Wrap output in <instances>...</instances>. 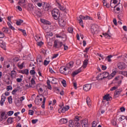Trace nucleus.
<instances>
[{
  "instance_id": "nucleus-1",
  "label": "nucleus",
  "mask_w": 127,
  "mask_h": 127,
  "mask_svg": "<svg viewBox=\"0 0 127 127\" xmlns=\"http://www.w3.org/2000/svg\"><path fill=\"white\" fill-rule=\"evenodd\" d=\"M52 15L54 19L58 20L59 17H60V12H59V10L58 9H54L52 11Z\"/></svg>"
},
{
  "instance_id": "nucleus-2",
  "label": "nucleus",
  "mask_w": 127,
  "mask_h": 127,
  "mask_svg": "<svg viewBox=\"0 0 127 127\" xmlns=\"http://www.w3.org/2000/svg\"><path fill=\"white\" fill-rule=\"evenodd\" d=\"M99 30V26L96 24H93L91 25V31L92 33L94 34H97L98 30Z\"/></svg>"
},
{
  "instance_id": "nucleus-3",
  "label": "nucleus",
  "mask_w": 127,
  "mask_h": 127,
  "mask_svg": "<svg viewBox=\"0 0 127 127\" xmlns=\"http://www.w3.org/2000/svg\"><path fill=\"white\" fill-rule=\"evenodd\" d=\"M63 46V43L61 42H59L57 40H55L54 41V44L53 45V47L57 49H59V48H61V47H62Z\"/></svg>"
},
{
  "instance_id": "nucleus-4",
  "label": "nucleus",
  "mask_w": 127,
  "mask_h": 127,
  "mask_svg": "<svg viewBox=\"0 0 127 127\" xmlns=\"http://www.w3.org/2000/svg\"><path fill=\"white\" fill-rule=\"evenodd\" d=\"M70 109V107L69 106H66V107H63L62 108V106H61L60 108L58 110V112L60 114H61V113H65L66 111H68Z\"/></svg>"
},
{
  "instance_id": "nucleus-5",
  "label": "nucleus",
  "mask_w": 127,
  "mask_h": 127,
  "mask_svg": "<svg viewBox=\"0 0 127 127\" xmlns=\"http://www.w3.org/2000/svg\"><path fill=\"white\" fill-rule=\"evenodd\" d=\"M91 88H92V85H91V84H85L83 86V90L84 91H85V92H88V91H90V90H91Z\"/></svg>"
},
{
  "instance_id": "nucleus-6",
  "label": "nucleus",
  "mask_w": 127,
  "mask_h": 127,
  "mask_svg": "<svg viewBox=\"0 0 127 127\" xmlns=\"http://www.w3.org/2000/svg\"><path fill=\"white\" fill-rule=\"evenodd\" d=\"M122 92H123V89L122 88L116 90L114 93V98H118Z\"/></svg>"
},
{
  "instance_id": "nucleus-7",
  "label": "nucleus",
  "mask_w": 127,
  "mask_h": 127,
  "mask_svg": "<svg viewBox=\"0 0 127 127\" xmlns=\"http://www.w3.org/2000/svg\"><path fill=\"white\" fill-rule=\"evenodd\" d=\"M59 24H60V26L63 27L66 25V22L64 19L61 18L59 19Z\"/></svg>"
},
{
  "instance_id": "nucleus-8",
  "label": "nucleus",
  "mask_w": 127,
  "mask_h": 127,
  "mask_svg": "<svg viewBox=\"0 0 127 127\" xmlns=\"http://www.w3.org/2000/svg\"><path fill=\"white\" fill-rule=\"evenodd\" d=\"M56 2L58 3L60 9L62 11H64V12H65V13H67V11H66V7L62 6L61 4H60V3L57 1V0L56 1Z\"/></svg>"
},
{
  "instance_id": "nucleus-9",
  "label": "nucleus",
  "mask_w": 127,
  "mask_h": 127,
  "mask_svg": "<svg viewBox=\"0 0 127 127\" xmlns=\"http://www.w3.org/2000/svg\"><path fill=\"white\" fill-rule=\"evenodd\" d=\"M118 67L120 70L126 69V64H124V63H120L118 64Z\"/></svg>"
},
{
  "instance_id": "nucleus-10",
  "label": "nucleus",
  "mask_w": 127,
  "mask_h": 127,
  "mask_svg": "<svg viewBox=\"0 0 127 127\" xmlns=\"http://www.w3.org/2000/svg\"><path fill=\"white\" fill-rule=\"evenodd\" d=\"M10 76L11 80H13L16 77V71L15 70H12L10 72Z\"/></svg>"
},
{
  "instance_id": "nucleus-11",
  "label": "nucleus",
  "mask_w": 127,
  "mask_h": 127,
  "mask_svg": "<svg viewBox=\"0 0 127 127\" xmlns=\"http://www.w3.org/2000/svg\"><path fill=\"white\" fill-rule=\"evenodd\" d=\"M60 72L62 74H64V75H68V74H71V71H64V69H63V67H61L60 68Z\"/></svg>"
},
{
  "instance_id": "nucleus-12",
  "label": "nucleus",
  "mask_w": 127,
  "mask_h": 127,
  "mask_svg": "<svg viewBox=\"0 0 127 127\" xmlns=\"http://www.w3.org/2000/svg\"><path fill=\"white\" fill-rule=\"evenodd\" d=\"M112 71H113L112 73L110 75H109V80H111V79H113V78L115 77V75L117 74L116 70H113Z\"/></svg>"
},
{
  "instance_id": "nucleus-13",
  "label": "nucleus",
  "mask_w": 127,
  "mask_h": 127,
  "mask_svg": "<svg viewBox=\"0 0 127 127\" xmlns=\"http://www.w3.org/2000/svg\"><path fill=\"white\" fill-rule=\"evenodd\" d=\"M103 100H106V101H111V100H112V96H110L109 94H106L103 97Z\"/></svg>"
},
{
  "instance_id": "nucleus-14",
  "label": "nucleus",
  "mask_w": 127,
  "mask_h": 127,
  "mask_svg": "<svg viewBox=\"0 0 127 127\" xmlns=\"http://www.w3.org/2000/svg\"><path fill=\"white\" fill-rule=\"evenodd\" d=\"M18 4L23 7H25V0H19Z\"/></svg>"
},
{
  "instance_id": "nucleus-15",
  "label": "nucleus",
  "mask_w": 127,
  "mask_h": 127,
  "mask_svg": "<svg viewBox=\"0 0 127 127\" xmlns=\"http://www.w3.org/2000/svg\"><path fill=\"white\" fill-rule=\"evenodd\" d=\"M0 46L1 48L4 49V50H6V48H5V44L3 43V41L2 40H0Z\"/></svg>"
},
{
  "instance_id": "nucleus-16",
  "label": "nucleus",
  "mask_w": 127,
  "mask_h": 127,
  "mask_svg": "<svg viewBox=\"0 0 127 127\" xmlns=\"http://www.w3.org/2000/svg\"><path fill=\"white\" fill-rule=\"evenodd\" d=\"M1 100L0 101V104L1 106H3V104L5 101V99H6V97L5 96L2 95L1 96Z\"/></svg>"
},
{
  "instance_id": "nucleus-17",
  "label": "nucleus",
  "mask_w": 127,
  "mask_h": 127,
  "mask_svg": "<svg viewBox=\"0 0 127 127\" xmlns=\"http://www.w3.org/2000/svg\"><path fill=\"white\" fill-rule=\"evenodd\" d=\"M81 71H82V70L81 69V68L75 70V71H74L72 73V77H75V76H76V75H78V74H79V73H80Z\"/></svg>"
},
{
  "instance_id": "nucleus-18",
  "label": "nucleus",
  "mask_w": 127,
  "mask_h": 127,
  "mask_svg": "<svg viewBox=\"0 0 127 127\" xmlns=\"http://www.w3.org/2000/svg\"><path fill=\"white\" fill-rule=\"evenodd\" d=\"M102 74L103 75V77H104V79L108 78V79H109V76L110 75V73H109V72L107 71H105L104 72H102Z\"/></svg>"
},
{
  "instance_id": "nucleus-19",
  "label": "nucleus",
  "mask_w": 127,
  "mask_h": 127,
  "mask_svg": "<svg viewBox=\"0 0 127 127\" xmlns=\"http://www.w3.org/2000/svg\"><path fill=\"white\" fill-rule=\"evenodd\" d=\"M69 127H75V123L73 120H70L68 124Z\"/></svg>"
},
{
  "instance_id": "nucleus-20",
  "label": "nucleus",
  "mask_w": 127,
  "mask_h": 127,
  "mask_svg": "<svg viewBox=\"0 0 127 127\" xmlns=\"http://www.w3.org/2000/svg\"><path fill=\"white\" fill-rule=\"evenodd\" d=\"M68 120L67 119L62 118L60 120V123L61 124H67Z\"/></svg>"
},
{
  "instance_id": "nucleus-21",
  "label": "nucleus",
  "mask_w": 127,
  "mask_h": 127,
  "mask_svg": "<svg viewBox=\"0 0 127 127\" xmlns=\"http://www.w3.org/2000/svg\"><path fill=\"white\" fill-rule=\"evenodd\" d=\"M97 78V79H98L100 80H102L103 79H105L104 77V75L103 74V73H101L98 74Z\"/></svg>"
},
{
  "instance_id": "nucleus-22",
  "label": "nucleus",
  "mask_w": 127,
  "mask_h": 127,
  "mask_svg": "<svg viewBox=\"0 0 127 127\" xmlns=\"http://www.w3.org/2000/svg\"><path fill=\"white\" fill-rule=\"evenodd\" d=\"M20 89V86H18L16 89L13 90V91H12V95H15L16 92H17L18 91H19Z\"/></svg>"
},
{
  "instance_id": "nucleus-23",
  "label": "nucleus",
  "mask_w": 127,
  "mask_h": 127,
  "mask_svg": "<svg viewBox=\"0 0 127 127\" xmlns=\"http://www.w3.org/2000/svg\"><path fill=\"white\" fill-rule=\"evenodd\" d=\"M88 59L84 60L82 65L83 68H86V67H87V65H88Z\"/></svg>"
},
{
  "instance_id": "nucleus-24",
  "label": "nucleus",
  "mask_w": 127,
  "mask_h": 127,
  "mask_svg": "<svg viewBox=\"0 0 127 127\" xmlns=\"http://www.w3.org/2000/svg\"><path fill=\"white\" fill-rule=\"evenodd\" d=\"M51 9V6L49 4H46L44 8L45 11H48V10H50V9Z\"/></svg>"
},
{
  "instance_id": "nucleus-25",
  "label": "nucleus",
  "mask_w": 127,
  "mask_h": 127,
  "mask_svg": "<svg viewBox=\"0 0 127 127\" xmlns=\"http://www.w3.org/2000/svg\"><path fill=\"white\" fill-rule=\"evenodd\" d=\"M42 97H43V104L42 105V108L43 109H44L45 108V102L46 101V98L44 97L43 95H42Z\"/></svg>"
},
{
  "instance_id": "nucleus-26",
  "label": "nucleus",
  "mask_w": 127,
  "mask_h": 127,
  "mask_svg": "<svg viewBox=\"0 0 127 127\" xmlns=\"http://www.w3.org/2000/svg\"><path fill=\"white\" fill-rule=\"evenodd\" d=\"M7 25H8L9 28H10V29H11L12 30H15V28H14V27H13V26H12V25H11V24H10V23L9 22H7Z\"/></svg>"
},
{
  "instance_id": "nucleus-27",
  "label": "nucleus",
  "mask_w": 127,
  "mask_h": 127,
  "mask_svg": "<svg viewBox=\"0 0 127 127\" xmlns=\"http://www.w3.org/2000/svg\"><path fill=\"white\" fill-rule=\"evenodd\" d=\"M21 73H22V74H25L26 75H28V73H29V71L28 70V69H25L24 70H21Z\"/></svg>"
},
{
  "instance_id": "nucleus-28",
  "label": "nucleus",
  "mask_w": 127,
  "mask_h": 127,
  "mask_svg": "<svg viewBox=\"0 0 127 127\" xmlns=\"http://www.w3.org/2000/svg\"><path fill=\"white\" fill-rule=\"evenodd\" d=\"M86 103L88 106V107H91V104L90 103H91V99H90V97H87L86 98Z\"/></svg>"
},
{
  "instance_id": "nucleus-29",
  "label": "nucleus",
  "mask_w": 127,
  "mask_h": 127,
  "mask_svg": "<svg viewBox=\"0 0 127 127\" xmlns=\"http://www.w3.org/2000/svg\"><path fill=\"white\" fill-rule=\"evenodd\" d=\"M4 115H5V112L1 113V116H0V122H2V121H3V117H4Z\"/></svg>"
},
{
  "instance_id": "nucleus-30",
  "label": "nucleus",
  "mask_w": 127,
  "mask_h": 127,
  "mask_svg": "<svg viewBox=\"0 0 127 127\" xmlns=\"http://www.w3.org/2000/svg\"><path fill=\"white\" fill-rule=\"evenodd\" d=\"M51 83L52 84H57V79L55 78H52Z\"/></svg>"
},
{
  "instance_id": "nucleus-31",
  "label": "nucleus",
  "mask_w": 127,
  "mask_h": 127,
  "mask_svg": "<svg viewBox=\"0 0 127 127\" xmlns=\"http://www.w3.org/2000/svg\"><path fill=\"white\" fill-rule=\"evenodd\" d=\"M42 22H43V23H44V24H48V25H50V24H51V22L47 21V20H43V21H42Z\"/></svg>"
},
{
  "instance_id": "nucleus-32",
  "label": "nucleus",
  "mask_w": 127,
  "mask_h": 127,
  "mask_svg": "<svg viewBox=\"0 0 127 127\" xmlns=\"http://www.w3.org/2000/svg\"><path fill=\"white\" fill-rule=\"evenodd\" d=\"M2 30L4 33H7V32H8V28L3 27Z\"/></svg>"
},
{
  "instance_id": "nucleus-33",
  "label": "nucleus",
  "mask_w": 127,
  "mask_h": 127,
  "mask_svg": "<svg viewBox=\"0 0 127 127\" xmlns=\"http://www.w3.org/2000/svg\"><path fill=\"white\" fill-rule=\"evenodd\" d=\"M12 120H13V118L11 117H9L7 120V123H8V124H11L12 123H13V121H12Z\"/></svg>"
},
{
  "instance_id": "nucleus-34",
  "label": "nucleus",
  "mask_w": 127,
  "mask_h": 127,
  "mask_svg": "<svg viewBox=\"0 0 127 127\" xmlns=\"http://www.w3.org/2000/svg\"><path fill=\"white\" fill-rule=\"evenodd\" d=\"M23 65H24V62H23L21 64L18 63L17 66L19 69H23Z\"/></svg>"
},
{
  "instance_id": "nucleus-35",
  "label": "nucleus",
  "mask_w": 127,
  "mask_h": 127,
  "mask_svg": "<svg viewBox=\"0 0 127 127\" xmlns=\"http://www.w3.org/2000/svg\"><path fill=\"white\" fill-rule=\"evenodd\" d=\"M79 117L78 116H75L74 120L72 121L74 122V123H78L79 121H80V119H79Z\"/></svg>"
},
{
  "instance_id": "nucleus-36",
  "label": "nucleus",
  "mask_w": 127,
  "mask_h": 127,
  "mask_svg": "<svg viewBox=\"0 0 127 127\" xmlns=\"http://www.w3.org/2000/svg\"><path fill=\"white\" fill-rule=\"evenodd\" d=\"M81 125L82 127H88L89 126L88 124H87V123L85 122H82Z\"/></svg>"
},
{
  "instance_id": "nucleus-37",
  "label": "nucleus",
  "mask_w": 127,
  "mask_h": 127,
  "mask_svg": "<svg viewBox=\"0 0 127 127\" xmlns=\"http://www.w3.org/2000/svg\"><path fill=\"white\" fill-rule=\"evenodd\" d=\"M126 117L125 116L123 115L120 118H119V122H122L124 121V120H126Z\"/></svg>"
},
{
  "instance_id": "nucleus-38",
  "label": "nucleus",
  "mask_w": 127,
  "mask_h": 127,
  "mask_svg": "<svg viewBox=\"0 0 127 127\" xmlns=\"http://www.w3.org/2000/svg\"><path fill=\"white\" fill-rule=\"evenodd\" d=\"M112 57H113V56L110 55L106 58V59L107 60L108 62H112V60H111V58H112Z\"/></svg>"
},
{
  "instance_id": "nucleus-39",
  "label": "nucleus",
  "mask_w": 127,
  "mask_h": 127,
  "mask_svg": "<svg viewBox=\"0 0 127 127\" xmlns=\"http://www.w3.org/2000/svg\"><path fill=\"white\" fill-rule=\"evenodd\" d=\"M8 102L9 104H11V103H12V97L11 96L8 97Z\"/></svg>"
},
{
  "instance_id": "nucleus-40",
  "label": "nucleus",
  "mask_w": 127,
  "mask_h": 127,
  "mask_svg": "<svg viewBox=\"0 0 127 127\" xmlns=\"http://www.w3.org/2000/svg\"><path fill=\"white\" fill-rule=\"evenodd\" d=\"M62 84L64 86V87H66L67 86L66 80H65L64 79H63V80L62 81Z\"/></svg>"
},
{
  "instance_id": "nucleus-41",
  "label": "nucleus",
  "mask_w": 127,
  "mask_h": 127,
  "mask_svg": "<svg viewBox=\"0 0 127 127\" xmlns=\"http://www.w3.org/2000/svg\"><path fill=\"white\" fill-rule=\"evenodd\" d=\"M103 35H104V36L105 37H106V38H109V37H112V36H111V35H110L108 33H103Z\"/></svg>"
},
{
  "instance_id": "nucleus-42",
  "label": "nucleus",
  "mask_w": 127,
  "mask_h": 127,
  "mask_svg": "<svg viewBox=\"0 0 127 127\" xmlns=\"http://www.w3.org/2000/svg\"><path fill=\"white\" fill-rule=\"evenodd\" d=\"M80 17H81L82 19H84V20H87L89 17V16H84L82 15H80Z\"/></svg>"
},
{
  "instance_id": "nucleus-43",
  "label": "nucleus",
  "mask_w": 127,
  "mask_h": 127,
  "mask_svg": "<svg viewBox=\"0 0 127 127\" xmlns=\"http://www.w3.org/2000/svg\"><path fill=\"white\" fill-rule=\"evenodd\" d=\"M43 44H44V43H43L42 41L38 42L37 43V45H38V46H42Z\"/></svg>"
},
{
  "instance_id": "nucleus-44",
  "label": "nucleus",
  "mask_w": 127,
  "mask_h": 127,
  "mask_svg": "<svg viewBox=\"0 0 127 127\" xmlns=\"http://www.w3.org/2000/svg\"><path fill=\"white\" fill-rule=\"evenodd\" d=\"M111 124L113 125V126H117V121L113 119L111 121Z\"/></svg>"
},
{
  "instance_id": "nucleus-45",
  "label": "nucleus",
  "mask_w": 127,
  "mask_h": 127,
  "mask_svg": "<svg viewBox=\"0 0 127 127\" xmlns=\"http://www.w3.org/2000/svg\"><path fill=\"white\" fill-rule=\"evenodd\" d=\"M74 127H81V125L79 122L74 123Z\"/></svg>"
},
{
  "instance_id": "nucleus-46",
  "label": "nucleus",
  "mask_w": 127,
  "mask_h": 127,
  "mask_svg": "<svg viewBox=\"0 0 127 127\" xmlns=\"http://www.w3.org/2000/svg\"><path fill=\"white\" fill-rule=\"evenodd\" d=\"M13 113H14L13 111H10L7 112V115L9 116V117H10V116H12V115H13Z\"/></svg>"
},
{
  "instance_id": "nucleus-47",
  "label": "nucleus",
  "mask_w": 127,
  "mask_h": 127,
  "mask_svg": "<svg viewBox=\"0 0 127 127\" xmlns=\"http://www.w3.org/2000/svg\"><path fill=\"white\" fill-rule=\"evenodd\" d=\"M118 18L119 20H122V19H123V14L118 15Z\"/></svg>"
},
{
  "instance_id": "nucleus-48",
  "label": "nucleus",
  "mask_w": 127,
  "mask_h": 127,
  "mask_svg": "<svg viewBox=\"0 0 127 127\" xmlns=\"http://www.w3.org/2000/svg\"><path fill=\"white\" fill-rule=\"evenodd\" d=\"M50 62V61H47V60H46L44 61V65H45V66H47Z\"/></svg>"
},
{
  "instance_id": "nucleus-49",
  "label": "nucleus",
  "mask_w": 127,
  "mask_h": 127,
  "mask_svg": "<svg viewBox=\"0 0 127 127\" xmlns=\"http://www.w3.org/2000/svg\"><path fill=\"white\" fill-rule=\"evenodd\" d=\"M67 30L69 33H72L73 32V28L72 27L68 28Z\"/></svg>"
},
{
  "instance_id": "nucleus-50",
  "label": "nucleus",
  "mask_w": 127,
  "mask_h": 127,
  "mask_svg": "<svg viewBox=\"0 0 127 127\" xmlns=\"http://www.w3.org/2000/svg\"><path fill=\"white\" fill-rule=\"evenodd\" d=\"M37 62H39L40 63H42V59L41 58H37Z\"/></svg>"
},
{
  "instance_id": "nucleus-51",
  "label": "nucleus",
  "mask_w": 127,
  "mask_h": 127,
  "mask_svg": "<svg viewBox=\"0 0 127 127\" xmlns=\"http://www.w3.org/2000/svg\"><path fill=\"white\" fill-rule=\"evenodd\" d=\"M33 114H34V111H33V110H29L28 115H30L31 116H33Z\"/></svg>"
},
{
  "instance_id": "nucleus-52",
  "label": "nucleus",
  "mask_w": 127,
  "mask_h": 127,
  "mask_svg": "<svg viewBox=\"0 0 127 127\" xmlns=\"http://www.w3.org/2000/svg\"><path fill=\"white\" fill-rule=\"evenodd\" d=\"M30 74L31 75H35V70L34 69H32L30 71Z\"/></svg>"
},
{
  "instance_id": "nucleus-53",
  "label": "nucleus",
  "mask_w": 127,
  "mask_h": 127,
  "mask_svg": "<svg viewBox=\"0 0 127 127\" xmlns=\"http://www.w3.org/2000/svg\"><path fill=\"white\" fill-rule=\"evenodd\" d=\"M4 37V34L2 32L0 31V38H3Z\"/></svg>"
},
{
  "instance_id": "nucleus-54",
  "label": "nucleus",
  "mask_w": 127,
  "mask_h": 127,
  "mask_svg": "<svg viewBox=\"0 0 127 127\" xmlns=\"http://www.w3.org/2000/svg\"><path fill=\"white\" fill-rule=\"evenodd\" d=\"M31 85H35V80H34V78H32L31 79Z\"/></svg>"
},
{
  "instance_id": "nucleus-55",
  "label": "nucleus",
  "mask_w": 127,
  "mask_h": 127,
  "mask_svg": "<svg viewBox=\"0 0 127 127\" xmlns=\"http://www.w3.org/2000/svg\"><path fill=\"white\" fill-rule=\"evenodd\" d=\"M35 3H36V4H37L38 5V6H39L40 7L41 6H42V3H41L40 1H38V2H37Z\"/></svg>"
},
{
  "instance_id": "nucleus-56",
  "label": "nucleus",
  "mask_w": 127,
  "mask_h": 127,
  "mask_svg": "<svg viewBox=\"0 0 127 127\" xmlns=\"http://www.w3.org/2000/svg\"><path fill=\"white\" fill-rule=\"evenodd\" d=\"M68 68V67H63L64 72H70V71H69V68Z\"/></svg>"
},
{
  "instance_id": "nucleus-57",
  "label": "nucleus",
  "mask_w": 127,
  "mask_h": 127,
  "mask_svg": "<svg viewBox=\"0 0 127 127\" xmlns=\"http://www.w3.org/2000/svg\"><path fill=\"white\" fill-rule=\"evenodd\" d=\"M49 71L52 74H55L56 73L55 71H54V70H53V69L51 67L49 68Z\"/></svg>"
},
{
  "instance_id": "nucleus-58",
  "label": "nucleus",
  "mask_w": 127,
  "mask_h": 127,
  "mask_svg": "<svg viewBox=\"0 0 127 127\" xmlns=\"http://www.w3.org/2000/svg\"><path fill=\"white\" fill-rule=\"evenodd\" d=\"M13 62H18V61H19V59H18V57H16L13 59Z\"/></svg>"
},
{
  "instance_id": "nucleus-59",
  "label": "nucleus",
  "mask_w": 127,
  "mask_h": 127,
  "mask_svg": "<svg viewBox=\"0 0 127 127\" xmlns=\"http://www.w3.org/2000/svg\"><path fill=\"white\" fill-rule=\"evenodd\" d=\"M38 122V119L32 120V124H36Z\"/></svg>"
},
{
  "instance_id": "nucleus-60",
  "label": "nucleus",
  "mask_w": 127,
  "mask_h": 127,
  "mask_svg": "<svg viewBox=\"0 0 127 127\" xmlns=\"http://www.w3.org/2000/svg\"><path fill=\"white\" fill-rule=\"evenodd\" d=\"M77 19L78 20L79 22H82L83 21V20H82V18L81 17V15H80L79 17H77Z\"/></svg>"
},
{
  "instance_id": "nucleus-61",
  "label": "nucleus",
  "mask_w": 127,
  "mask_h": 127,
  "mask_svg": "<svg viewBox=\"0 0 127 127\" xmlns=\"http://www.w3.org/2000/svg\"><path fill=\"white\" fill-rule=\"evenodd\" d=\"M6 90L7 91H9V90H12V87L11 86H7Z\"/></svg>"
},
{
  "instance_id": "nucleus-62",
  "label": "nucleus",
  "mask_w": 127,
  "mask_h": 127,
  "mask_svg": "<svg viewBox=\"0 0 127 127\" xmlns=\"http://www.w3.org/2000/svg\"><path fill=\"white\" fill-rule=\"evenodd\" d=\"M113 23L115 25H116V26L118 25V22H117V19L114 18L113 19Z\"/></svg>"
},
{
  "instance_id": "nucleus-63",
  "label": "nucleus",
  "mask_w": 127,
  "mask_h": 127,
  "mask_svg": "<svg viewBox=\"0 0 127 127\" xmlns=\"http://www.w3.org/2000/svg\"><path fill=\"white\" fill-rule=\"evenodd\" d=\"M47 36H53V33H52V32L48 33V34L46 35V37H47Z\"/></svg>"
},
{
  "instance_id": "nucleus-64",
  "label": "nucleus",
  "mask_w": 127,
  "mask_h": 127,
  "mask_svg": "<svg viewBox=\"0 0 127 127\" xmlns=\"http://www.w3.org/2000/svg\"><path fill=\"white\" fill-rule=\"evenodd\" d=\"M63 46L64 47V50H67V49H68V46H66V45H65V44H63Z\"/></svg>"
}]
</instances>
